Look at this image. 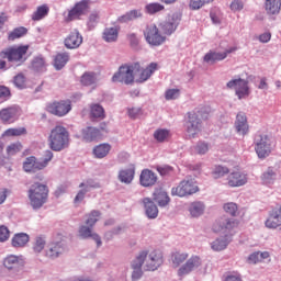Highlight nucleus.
I'll use <instances>...</instances> for the list:
<instances>
[{
	"label": "nucleus",
	"mask_w": 281,
	"mask_h": 281,
	"mask_svg": "<svg viewBox=\"0 0 281 281\" xmlns=\"http://www.w3.org/2000/svg\"><path fill=\"white\" fill-rule=\"evenodd\" d=\"M10 238V229L4 225L0 226V243H5Z\"/></svg>",
	"instance_id": "61"
},
{
	"label": "nucleus",
	"mask_w": 281,
	"mask_h": 281,
	"mask_svg": "<svg viewBox=\"0 0 281 281\" xmlns=\"http://www.w3.org/2000/svg\"><path fill=\"white\" fill-rule=\"evenodd\" d=\"M233 52H236L235 47L228 48L223 53L210 50L204 55V63H207V65H214V63L225 60V58H227V54H232Z\"/></svg>",
	"instance_id": "21"
},
{
	"label": "nucleus",
	"mask_w": 281,
	"mask_h": 281,
	"mask_svg": "<svg viewBox=\"0 0 281 281\" xmlns=\"http://www.w3.org/2000/svg\"><path fill=\"white\" fill-rule=\"evenodd\" d=\"M209 150L210 144L203 140L198 142L196 145L194 146V153H196L198 155H205L207 154Z\"/></svg>",
	"instance_id": "49"
},
{
	"label": "nucleus",
	"mask_w": 281,
	"mask_h": 281,
	"mask_svg": "<svg viewBox=\"0 0 281 281\" xmlns=\"http://www.w3.org/2000/svg\"><path fill=\"white\" fill-rule=\"evenodd\" d=\"M100 21V15L95 12L91 13L88 18V30H95V26L98 25Z\"/></svg>",
	"instance_id": "52"
},
{
	"label": "nucleus",
	"mask_w": 281,
	"mask_h": 281,
	"mask_svg": "<svg viewBox=\"0 0 281 281\" xmlns=\"http://www.w3.org/2000/svg\"><path fill=\"white\" fill-rule=\"evenodd\" d=\"M154 201L158 203L159 207H166L170 203V196L164 189H156L154 192Z\"/></svg>",
	"instance_id": "35"
},
{
	"label": "nucleus",
	"mask_w": 281,
	"mask_h": 281,
	"mask_svg": "<svg viewBox=\"0 0 281 281\" xmlns=\"http://www.w3.org/2000/svg\"><path fill=\"white\" fill-rule=\"evenodd\" d=\"M69 53L64 52V53H58L55 58H54V67L57 71H60L67 63H69Z\"/></svg>",
	"instance_id": "39"
},
{
	"label": "nucleus",
	"mask_w": 281,
	"mask_h": 281,
	"mask_svg": "<svg viewBox=\"0 0 281 281\" xmlns=\"http://www.w3.org/2000/svg\"><path fill=\"white\" fill-rule=\"evenodd\" d=\"M213 175L215 179H221V177H225V175H229V168L223 166H216L213 170Z\"/></svg>",
	"instance_id": "57"
},
{
	"label": "nucleus",
	"mask_w": 281,
	"mask_h": 281,
	"mask_svg": "<svg viewBox=\"0 0 281 281\" xmlns=\"http://www.w3.org/2000/svg\"><path fill=\"white\" fill-rule=\"evenodd\" d=\"M119 181L121 183H133V179H135V167H128L126 169H121L117 176Z\"/></svg>",
	"instance_id": "34"
},
{
	"label": "nucleus",
	"mask_w": 281,
	"mask_h": 281,
	"mask_svg": "<svg viewBox=\"0 0 281 281\" xmlns=\"http://www.w3.org/2000/svg\"><path fill=\"white\" fill-rule=\"evenodd\" d=\"M48 144L50 150L60 153L69 146V131L63 125L55 126L49 134Z\"/></svg>",
	"instance_id": "2"
},
{
	"label": "nucleus",
	"mask_w": 281,
	"mask_h": 281,
	"mask_svg": "<svg viewBox=\"0 0 281 281\" xmlns=\"http://www.w3.org/2000/svg\"><path fill=\"white\" fill-rule=\"evenodd\" d=\"M199 192V186L192 179L182 180L177 187L171 189L172 196H191V194H196Z\"/></svg>",
	"instance_id": "8"
},
{
	"label": "nucleus",
	"mask_w": 281,
	"mask_h": 281,
	"mask_svg": "<svg viewBox=\"0 0 281 281\" xmlns=\"http://www.w3.org/2000/svg\"><path fill=\"white\" fill-rule=\"evenodd\" d=\"M186 260H188V252H173L171 255V262L175 267H179V265H182Z\"/></svg>",
	"instance_id": "46"
},
{
	"label": "nucleus",
	"mask_w": 281,
	"mask_h": 281,
	"mask_svg": "<svg viewBox=\"0 0 281 281\" xmlns=\"http://www.w3.org/2000/svg\"><path fill=\"white\" fill-rule=\"evenodd\" d=\"M13 82L18 89H23V87H25V76L22 74L15 76Z\"/></svg>",
	"instance_id": "60"
},
{
	"label": "nucleus",
	"mask_w": 281,
	"mask_h": 281,
	"mask_svg": "<svg viewBox=\"0 0 281 281\" xmlns=\"http://www.w3.org/2000/svg\"><path fill=\"white\" fill-rule=\"evenodd\" d=\"M247 181H249L247 173L240 170L233 171L227 176L229 188H243V186H247Z\"/></svg>",
	"instance_id": "16"
},
{
	"label": "nucleus",
	"mask_w": 281,
	"mask_h": 281,
	"mask_svg": "<svg viewBox=\"0 0 281 281\" xmlns=\"http://www.w3.org/2000/svg\"><path fill=\"white\" fill-rule=\"evenodd\" d=\"M137 71H139V63H135L134 65H123L119 68V71L113 75L112 82L133 85Z\"/></svg>",
	"instance_id": "7"
},
{
	"label": "nucleus",
	"mask_w": 281,
	"mask_h": 281,
	"mask_svg": "<svg viewBox=\"0 0 281 281\" xmlns=\"http://www.w3.org/2000/svg\"><path fill=\"white\" fill-rule=\"evenodd\" d=\"M47 186L34 183L29 190V199L33 210H41L47 201L48 194Z\"/></svg>",
	"instance_id": "6"
},
{
	"label": "nucleus",
	"mask_w": 281,
	"mask_h": 281,
	"mask_svg": "<svg viewBox=\"0 0 281 281\" xmlns=\"http://www.w3.org/2000/svg\"><path fill=\"white\" fill-rule=\"evenodd\" d=\"M144 36L148 45H153L154 47H159V45H164V43H166V36L159 33V29L155 24L146 26Z\"/></svg>",
	"instance_id": "10"
},
{
	"label": "nucleus",
	"mask_w": 281,
	"mask_h": 281,
	"mask_svg": "<svg viewBox=\"0 0 281 281\" xmlns=\"http://www.w3.org/2000/svg\"><path fill=\"white\" fill-rule=\"evenodd\" d=\"M180 23H181V14L173 13L166 22H162L160 24V30L164 34H167V36H170V34L177 31V27H179Z\"/></svg>",
	"instance_id": "18"
},
{
	"label": "nucleus",
	"mask_w": 281,
	"mask_h": 281,
	"mask_svg": "<svg viewBox=\"0 0 281 281\" xmlns=\"http://www.w3.org/2000/svg\"><path fill=\"white\" fill-rule=\"evenodd\" d=\"M45 249V238L43 237H36L35 241L33 244V251L35 254H41Z\"/></svg>",
	"instance_id": "55"
},
{
	"label": "nucleus",
	"mask_w": 281,
	"mask_h": 281,
	"mask_svg": "<svg viewBox=\"0 0 281 281\" xmlns=\"http://www.w3.org/2000/svg\"><path fill=\"white\" fill-rule=\"evenodd\" d=\"M47 109L53 115H57V117H65V115L71 111V101H56L50 103Z\"/></svg>",
	"instance_id": "13"
},
{
	"label": "nucleus",
	"mask_w": 281,
	"mask_h": 281,
	"mask_svg": "<svg viewBox=\"0 0 281 281\" xmlns=\"http://www.w3.org/2000/svg\"><path fill=\"white\" fill-rule=\"evenodd\" d=\"M154 139L158 143L168 142L170 139V131L166 128H158L154 132Z\"/></svg>",
	"instance_id": "43"
},
{
	"label": "nucleus",
	"mask_w": 281,
	"mask_h": 281,
	"mask_svg": "<svg viewBox=\"0 0 281 281\" xmlns=\"http://www.w3.org/2000/svg\"><path fill=\"white\" fill-rule=\"evenodd\" d=\"M19 117V108L10 106L0 111V120L4 124H12Z\"/></svg>",
	"instance_id": "26"
},
{
	"label": "nucleus",
	"mask_w": 281,
	"mask_h": 281,
	"mask_svg": "<svg viewBox=\"0 0 281 281\" xmlns=\"http://www.w3.org/2000/svg\"><path fill=\"white\" fill-rule=\"evenodd\" d=\"M87 10H89V0H81L77 2L74 8L68 11L66 16L67 23L71 21H78L80 16H85L87 14Z\"/></svg>",
	"instance_id": "12"
},
{
	"label": "nucleus",
	"mask_w": 281,
	"mask_h": 281,
	"mask_svg": "<svg viewBox=\"0 0 281 281\" xmlns=\"http://www.w3.org/2000/svg\"><path fill=\"white\" fill-rule=\"evenodd\" d=\"M102 137V132L98 127L87 126L81 130V139L83 142H98Z\"/></svg>",
	"instance_id": "24"
},
{
	"label": "nucleus",
	"mask_w": 281,
	"mask_h": 281,
	"mask_svg": "<svg viewBox=\"0 0 281 281\" xmlns=\"http://www.w3.org/2000/svg\"><path fill=\"white\" fill-rule=\"evenodd\" d=\"M238 227V222L234 218H221L217 224L213 226V232H220L224 236H232V229Z\"/></svg>",
	"instance_id": "15"
},
{
	"label": "nucleus",
	"mask_w": 281,
	"mask_h": 281,
	"mask_svg": "<svg viewBox=\"0 0 281 281\" xmlns=\"http://www.w3.org/2000/svg\"><path fill=\"white\" fill-rule=\"evenodd\" d=\"M189 213L193 218H199L205 213V202L194 201L189 204Z\"/></svg>",
	"instance_id": "33"
},
{
	"label": "nucleus",
	"mask_w": 281,
	"mask_h": 281,
	"mask_svg": "<svg viewBox=\"0 0 281 281\" xmlns=\"http://www.w3.org/2000/svg\"><path fill=\"white\" fill-rule=\"evenodd\" d=\"M3 265L9 271H19L20 267L23 266L21 258L16 255H9L4 258Z\"/></svg>",
	"instance_id": "31"
},
{
	"label": "nucleus",
	"mask_w": 281,
	"mask_h": 281,
	"mask_svg": "<svg viewBox=\"0 0 281 281\" xmlns=\"http://www.w3.org/2000/svg\"><path fill=\"white\" fill-rule=\"evenodd\" d=\"M142 18V11L140 10H132L124 15H121L117 21L119 23H128V21H135V19Z\"/></svg>",
	"instance_id": "41"
},
{
	"label": "nucleus",
	"mask_w": 281,
	"mask_h": 281,
	"mask_svg": "<svg viewBox=\"0 0 281 281\" xmlns=\"http://www.w3.org/2000/svg\"><path fill=\"white\" fill-rule=\"evenodd\" d=\"M224 211L226 212V214H229L231 216H237L238 205L234 202H228L224 204Z\"/></svg>",
	"instance_id": "53"
},
{
	"label": "nucleus",
	"mask_w": 281,
	"mask_h": 281,
	"mask_svg": "<svg viewBox=\"0 0 281 281\" xmlns=\"http://www.w3.org/2000/svg\"><path fill=\"white\" fill-rule=\"evenodd\" d=\"M262 186H267V188H271L274 186L276 181H278V168L268 167L266 171H263L260 176Z\"/></svg>",
	"instance_id": "22"
},
{
	"label": "nucleus",
	"mask_w": 281,
	"mask_h": 281,
	"mask_svg": "<svg viewBox=\"0 0 281 281\" xmlns=\"http://www.w3.org/2000/svg\"><path fill=\"white\" fill-rule=\"evenodd\" d=\"M181 95V91L179 89H169L165 92L166 100H177Z\"/></svg>",
	"instance_id": "58"
},
{
	"label": "nucleus",
	"mask_w": 281,
	"mask_h": 281,
	"mask_svg": "<svg viewBox=\"0 0 281 281\" xmlns=\"http://www.w3.org/2000/svg\"><path fill=\"white\" fill-rule=\"evenodd\" d=\"M27 49H30L27 45L11 46L0 52V58H7L8 63L14 67H21L27 60V57H25Z\"/></svg>",
	"instance_id": "3"
},
{
	"label": "nucleus",
	"mask_w": 281,
	"mask_h": 281,
	"mask_svg": "<svg viewBox=\"0 0 281 281\" xmlns=\"http://www.w3.org/2000/svg\"><path fill=\"white\" fill-rule=\"evenodd\" d=\"M64 45L67 49H78L82 45V34L78 29H74L65 38Z\"/></svg>",
	"instance_id": "19"
},
{
	"label": "nucleus",
	"mask_w": 281,
	"mask_h": 281,
	"mask_svg": "<svg viewBox=\"0 0 281 281\" xmlns=\"http://www.w3.org/2000/svg\"><path fill=\"white\" fill-rule=\"evenodd\" d=\"M119 36L120 31L115 26L105 27L102 34V38L105 41V43H116Z\"/></svg>",
	"instance_id": "36"
},
{
	"label": "nucleus",
	"mask_w": 281,
	"mask_h": 281,
	"mask_svg": "<svg viewBox=\"0 0 281 281\" xmlns=\"http://www.w3.org/2000/svg\"><path fill=\"white\" fill-rule=\"evenodd\" d=\"M205 3H207L205 0H191L190 8L192 10H199V9L203 8V5H205Z\"/></svg>",
	"instance_id": "63"
},
{
	"label": "nucleus",
	"mask_w": 281,
	"mask_h": 281,
	"mask_svg": "<svg viewBox=\"0 0 281 281\" xmlns=\"http://www.w3.org/2000/svg\"><path fill=\"white\" fill-rule=\"evenodd\" d=\"M202 120H207V114H203V111L190 112L189 119L184 125V133L188 139H194L199 136V133L203 131Z\"/></svg>",
	"instance_id": "4"
},
{
	"label": "nucleus",
	"mask_w": 281,
	"mask_h": 281,
	"mask_svg": "<svg viewBox=\"0 0 281 281\" xmlns=\"http://www.w3.org/2000/svg\"><path fill=\"white\" fill-rule=\"evenodd\" d=\"M49 14V7L46 4L37 7L36 11L32 14V20L33 21H41L45 19Z\"/></svg>",
	"instance_id": "42"
},
{
	"label": "nucleus",
	"mask_w": 281,
	"mask_h": 281,
	"mask_svg": "<svg viewBox=\"0 0 281 281\" xmlns=\"http://www.w3.org/2000/svg\"><path fill=\"white\" fill-rule=\"evenodd\" d=\"M27 243H30V235L25 233H18L11 239V245L15 249H19L20 247H25Z\"/></svg>",
	"instance_id": "37"
},
{
	"label": "nucleus",
	"mask_w": 281,
	"mask_h": 281,
	"mask_svg": "<svg viewBox=\"0 0 281 281\" xmlns=\"http://www.w3.org/2000/svg\"><path fill=\"white\" fill-rule=\"evenodd\" d=\"M140 186L143 188H150L157 183V175L149 169H144L139 177Z\"/></svg>",
	"instance_id": "28"
},
{
	"label": "nucleus",
	"mask_w": 281,
	"mask_h": 281,
	"mask_svg": "<svg viewBox=\"0 0 281 281\" xmlns=\"http://www.w3.org/2000/svg\"><path fill=\"white\" fill-rule=\"evenodd\" d=\"M142 203L147 218H157L159 216V209L150 198H144Z\"/></svg>",
	"instance_id": "27"
},
{
	"label": "nucleus",
	"mask_w": 281,
	"mask_h": 281,
	"mask_svg": "<svg viewBox=\"0 0 281 281\" xmlns=\"http://www.w3.org/2000/svg\"><path fill=\"white\" fill-rule=\"evenodd\" d=\"M12 93L10 92V88L5 86H0V99L1 100H10Z\"/></svg>",
	"instance_id": "59"
},
{
	"label": "nucleus",
	"mask_w": 281,
	"mask_h": 281,
	"mask_svg": "<svg viewBox=\"0 0 281 281\" xmlns=\"http://www.w3.org/2000/svg\"><path fill=\"white\" fill-rule=\"evenodd\" d=\"M127 38H128V41H130V45H131V47H137V45H139V37H137V34H135V33H130L128 35H127Z\"/></svg>",
	"instance_id": "62"
},
{
	"label": "nucleus",
	"mask_w": 281,
	"mask_h": 281,
	"mask_svg": "<svg viewBox=\"0 0 281 281\" xmlns=\"http://www.w3.org/2000/svg\"><path fill=\"white\" fill-rule=\"evenodd\" d=\"M231 243H232V236L224 235V236L217 237L215 240L211 243V249L213 251H224V249H227V246Z\"/></svg>",
	"instance_id": "29"
},
{
	"label": "nucleus",
	"mask_w": 281,
	"mask_h": 281,
	"mask_svg": "<svg viewBox=\"0 0 281 281\" xmlns=\"http://www.w3.org/2000/svg\"><path fill=\"white\" fill-rule=\"evenodd\" d=\"M79 238L82 240H89L92 238L97 243V247H102V238L97 233H93V226L81 225L79 227Z\"/></svg>",
	"instance_id": "20"
},
{
	"label": "nucleus",
	"mask_w": 281,
	"mask_h": 281,
	"mask_svg": "<svg viewBox=\"0 0 281 281\" xmlns=\"http://www.w3.org/2000/svg\"><path fill=\"white\" fill-rule=\"evenodd\" d=\"M65 254V244L63 241H52L48 243L45 247V256L50 260H56Z\"/></svg>",
	"instance_id": "17"
},
{
	"label": "nucleus",
	"mask_w": 281,
	"mask_h": 281,
	"mask_svg": "<svg viewBox=\"0 0 281 281\" xmlns=\"http://www.w3.org/2000/svg\"><path fill=\"white\" fill-rule=\"evenodd\" d=\"M255 149L259 159H266L271 155V138L267 134H257L255 137Z\"/></svg>",
	"instance_id": "9"
},
{
	"label": "nucleus",
	"mask_w": 281,
	"mask_h": 281,
	"mask_svg": "<svg viewBox=\"0 0 281 281\" xmlns=\"http://www.w3.org/2000/svg\"><path fill=\"white\" fill-rule=\"evenodd\" d=\"M98 82V75L95 72H86L81 76V83L86 87H91Z\"/></svg>",
	"instance_id": "45"
},
{
	"label": "nucleus",
	"mask_w": 281,
	"mask_h": 281,
	"mask_svg": "<svg viewBox=\"0 0 281 281\" xmlns=\"http://www.w3.org/2000/svg\"><path fill=\"white\" fill-rule=\"evenodd\" d=\"M225 281H243V278L238 273H231L226 276Z\"/></svg>",
	"instance_id": "64"
},
{
	"label": "nucleus",
	"mask_w": 281,
	"mask_h": 281,
	"mask_svg": "<svg viewBox=\"0 0 281 281\" xmlns=\"http://www.w3.org/2000/svg\"><path fill=\"white\" fill-rule=\"evenodd\" d=\"M161 10H164V5L159 2H154L146 5V11L148 14H156V12H161Z\"/></svg>",
	"instance_id": "56"
},
{
	"label": "nucleus",
	"mask_w": 281,
	"mask_h": 281,
	"mask_svg": "<svg viewBox=\"0 0 281 281\" xmlns=\"http://www.w3.org/2000/svg\"><path fill=\"white\" fill-rule=\"evenodd\" d=\"M106 114L104 113V108L100 105V103H93L90 105V119L92 121L95 120H104Z\"/></svg>",
	"instance_id": "38"
},
{
	"label": "nucleus",
	"mask_w": 281,
	"mask_h": 281,
	"mask_svg": "<svg viewBox=\"0 0 281 281\" xmlns=\"http://www.w3.org/2000/svg\"><path fill=\"white\" fill-rule=\"evenodd\" d=\"M280 0H266V10L269 14H278L280 12Z\"/></svg>",
	"instance_id": "44"
},
{
	"label": "nucleus",
	"mask_w": 281,
	"mask_h": 281,
	"mask_svg": "<svg viewBox=\"0 0 281 281\" xmlns=\"http://www.w3.org/2000/svg\"><path fill=\"white\" fill-rule=\"evenodd\" d=\"M145 262V265H144ZM164 265V255L159 250H154L148 254V250H143L131 261L132 281H137L144 276L145 271H157V268Z\"/></svg>",
	"instance_id": "1"
},
{
	"label": "nucleus",
	"mask_w": 281,
	"mask_h": 281,
	"mask_svg": "<svg viewBox=\"0 0 281 281\" xmlns=\"http://www.w3.org/2000/svg\"><path fill=\"white\" fill-rule=\"evenodd\" d=\"M79 188H83L87 192H91V190L100 188V183L93 179H88L86 182H81Z\"/></svg>",
	"instance_id": "51"
},
{
	"label": "nucleus",
	"mask_w": 281,
	"mask_h": 281,
	"mask_svg": "<svg viewBox=\"0 0 281 281\" xmlns=\"http://www.w3.org/2000/svg\"><path fill=\"white\" fill-rule=\"evenodd\" d=\"M22 148L23 146L21 145V143H12L7 147V155L9 157H12L16 155V153H21Z\"/></svg>",
	"instance_id": "54"
},
{
	"label": "nucleus",
	"mask_w": 281,
	"mask_h": 281,
	"mask_svg": "<svg viewBox=\"0 0 281 281\" xmlns=\"http://www.w3.org/2000/svg\"><path fill=\"white\" fill-rule=\"evenodd\" d=\"M54 159V153L46 150L41 158L35 156L26 157L23 161V169L25 172H34L35 170H43L49 166V161Z\"/></svg>",
	"instance_id": "5"
},
{
	"label": "nucleus",
	"mask_w": 281,
	"mask_h": 281,
	"mask_svg": "<svg viewBox=\"0 0 281 281\" xmlns=\"http://www.w3.org/2000/svg\"><path fill=\"white\" fill-rule=\"evenodd\" d=\"M157 71V63L149 64L145 69H142L139 66L138 70H136V82H146Z\"/></svg>",
	"instance_id": "25"
},
{
	"label": "nucleus",
	"mask_w": 281,
	"mask_h": 281,
	"mask_svg": "<svg viewBox=\"0 0 281 281\" xmlns=\"http://www.w3.org/2000/svg\"><path fill=\"white\" fill-rule=\"evenodd\" d=\"M265 225L268 229H278V227L281 226L280 213H278L276 207L269 212V215L265 222Z\"/></svg>",
	"instance_id": "30"
},
{
	"label": "nucleus",
	"mask_w": 281,
	"mask_h": 281,
	"mask_svg": "<svg viewBox=\"0 0 281 281\" xmlns=\"http://www.w3.org/2000/svg\"><path fill=\"white\" fill-rule=\"evenodd\" d=\"M27 131L25 127H16V128H9L3 133L4 137H20V135H25Z\"/></svg>",
	"instance_id": "48"
},
{
	"label": "nucleus",
	"mask_w": 281,
	"mask_h": 281,
	"mask_svg": "<svg viewBox=\"0 0 281 281\" xmlns=\"http://www.w3.org/2000/svg\"><path fill=\"white\" fill-rule=\"evenodd\" d=\"M27 34V29L20 26L14 29L12 32L9 33V41H16V38H22V36H25Z\"/></svg>",
	"instance_id": "47"
},
{
	"label": "nucleus",
	"mask_w": 281,
	"mask_h": 281,
	"mask_svg": "<svg viewBox=\"0 0 281 281\" xmlns=\"http://www.w3.org/2000/svg\"><path fill=\"white\" fill-rule=\"evenodd\" d=\"M235 131L237 135H241L243 137H245V135L249 133V123L247 122V115H245V113L243 112H239L236 115Z\"/></svg>",
	"instance_id": "23"
},
{
	"label": "nucleus",
	"mask_w": 281,
	"mask_h": 281,
	"mask_svg": "<svg viewBox=\"0 0 281 281\" xmlns=\"http://www.w3.org/2000/svg\"><path fill=\"white\" fill-rule=\"evenodd\" d=\"M227 89H233L239 100L249 95V86L247 80L243 78L232 79L226 83Z\"/></svg>",
	"instance_id": "11"
},
{
	"label": "nucleus",
	"mask_w": 281,
	"mask_h": 281,
	"mask_svg": "<svg viewBox=\"0 0 281 281\" xmlns=\"http://www.w3.org/2000/svg\"><path fill=\"white\" fill-rule=\"evenodd\" d=\"M109 153H111V145L108 143L97 145L93 148V155L97 159H104Z\"/></svg>",
	"instance_id": "40"
},
{
	"label": "nucleus",
	"mask_w": 281,
	"mask_h": 281,
	"mask_svg": "<svg viewBox=\"0 0 281 281\" xmlns=\"http://www.w3.org/2000/svg\"><path fill=\"white\" fill-rule=\"evenodd\" d=\"M31 69L35 74H45L47 71V61L43 56H36L31 61Z\"/></svg>",
	"instance_id": "32"
},
{
	"label": "nucleus",
	"mask_w": 281,
	"mask_h": 281,
	"mask_svg": "<svg viewBox=\"0 0 281 281\" xmlns=\"http://www.w3.org/2000/svg\"><path fill=\"white\" fill-rule=\"evenodd\" d=\"M203 262L201 261V257L199 256H192L189 258L184 265H182L178 270L179 278H183L186 276H190L192 271H196L199 267H201Z\"/></svg>",
	"instance_id": "14"
},
{
	"label": "nucleus",
	"mask_w": 281,
	"mask_h": 281,
	"mask_svg": "<svg viewBox=\"0 0 281 281\" xmlns=\"http://www.w3.org/2000/svg\"><path fill=\"white\" fill-rule=\"evenodd\" d=\"M98 221H100V211H92L86 220V225L93 227Z\"/></svg>",
	"instance_id": "50"
}]
</instances>
